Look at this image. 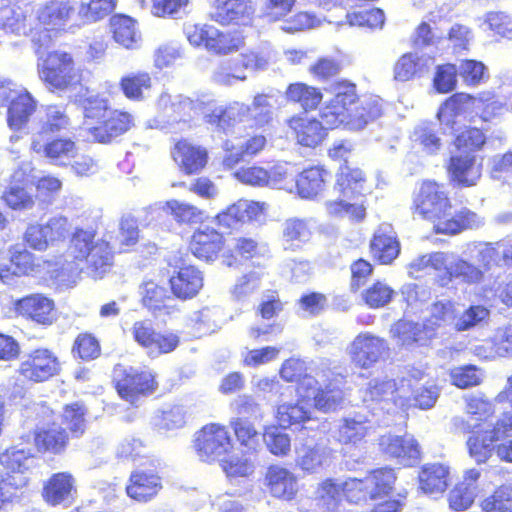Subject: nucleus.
<instances>
[{
	"instance_id": "dca6fc26",
	"label": "nucleus",
	"mask_w": 512,
	"mask_h": 512,
	"mask_svg": "<svg viewBox=\"0 0 512 512\" xmlns=\"http://www.w3.org/2000/svg\"><path fill=\"white\" fill-rule=\"evenodd\" d=\"M334 95L320 113L322 120L331 128L342 125V120L357 104L359 96L356 84L348 80H339L333 84Z\"/></svg>"
},
{
	"instance_id": "c03bdc74",
	"label": "nucleus",
	"mask_w": 512,
	"mask_h": 512,
	"mask_svg": "<svg viewBox=\"0 0 512 512\" xmlns=\"http://www.w3.org/2000/svg\"><path fill=\"white\" fill-rule=\"evenodd\" d=\"M70 126V118L65 105L47 104L42 106L37 118V131L42 137L60 133Z\"/></svg>"
},
{
	"instance_id": "5701e85b",
	"label": "nucleus",
	"mask_w": 512,
	"mask_h": 512,
	"mask_svg": "<svg viewBox=\"0 0 512 512\" xmlns=\"http://www.w3.org/2000/svg\"><path fill=\"white\" fill-rule=\"evenodd\" d=\"M170 155L178 169L185 175L199 174L206 167L209 159L206 148L185 138L174 142Z\"/></svg>"
},
{
	"instance_id": "72a5a7b5",
	"label": "nucleus",
	"mask_w": 512,
	"mask_h": 512,
	"mask_svg": "<svg viewBox=\"0 0 512 512\" xmlns=\"http://www.w3.org/2000/svg\"><path fill=\"white\" fill-rule=\"evenodd\" d=\"M75 14L71 0H49L39 10L37 19L46 32H59Z\"/></svg>"
},
{
	"instance_id": "f3484780",
	"label": "nucleus",
	"mask_w": 512,
	"mask_h": 512,
	"mask_svg": "<svg viewBox=\"0 0 512 512\" xmlns=\"http://www.w3.org/2000/svg\"><path fill=\"white\" fill-rule=\"evenodd\" d=\"M12 309L17 317L40 326H50L56 320L54 301L41 293H32L16 299Z\"/></svg>"
},
{
	"instance_id": "603ef678",
	"label": "nucleus",
	"mask_w": 512,
	"mask_h": 512,
	"mask_svg": "<svg viewBox=\"0 0 512 512\" xmlns=\"http://www.w3.org/2000/svg\"><path fill=\"white\" fill-rule=\"evenodd\" d=\"M429 71L426 61L416 53L402 54L393 66V76L396 81L407 82L421 77Z\"/></svg>"
},
{
	"instance_id": "4468645a",
	"label": "nucleus",
	"mask_w": 512,
	"mask_h": 512,
	"mask_svg": "<svg viewBox=\"0 0 512 512\" xmlns=\"http://www.w3.org/2000/svg\"><path fill=\"white\" fill-rule=\"evenodd\" d=\"M31 437L35 453L49 459L63 456L71 442L66 429L56 422L35 427Z\"/></svg>"
},
{
	"instance_id": "6ab92c4d",
	"label": "nucleus",
	"mask_w": 512,
	"mask_h": 512,
	"mask_svg": "<svg viewBox=\"0 0 512 512\" xmlns=\"http://www.w3.org/2000/svg\"><path fill=\"white\" fill-rule=\"evenodd\" d=\"M387 351L388 345L384 338L370 332H361L351 342L349 356L355 367L370 369Z\"/></svg>"
},
{
	"instance_id": "393cba45",
	"label": "nucleus",
	"mask_w": 512,
	"mask_h": 512,
	"mask_svg": "<svg viewBox=\"0 0 512 512\" xmlns=\"http://www.w3.org/2000/svg\"><path fill=\"white\" fill-rule=\"evenodd\" d=\"M34 457L35 455L29 450L12 445L0 453V465L3 468V473L15 482L28 487Z\"/></svg>"
},
{
	"instance_id": "1a4fd4ad",
	"label": "nucleus",
	"mask_w": 512,
	"mask_h": 512,
	"mask_svg": "<svg viewBox=\"0 0 512 512\" xmlns=\"http://www.w3.org/2000/svg\"><path fill=\"white\" fill-rule=\"evenodd\" d=\"M62 372V363L58 355L48 347H36L23 356L16 373L25 384L46 383Z\"/></svg>"
},
{
	"instance_id": "ddd939ff",
	"label": "nucleus",
	"mask_w": 512,
	"mask_h": 512,
	"mask_svg": "<svg viewBox=\"0 0 512 512\" xmlns=\"http://www.w3.org/2000/svg\"><path fill=\"white\" fill-rule=\"evenodd\" d=\"M194 449L204 461L210 462L225 455L232 449V439L224 425L209 423L196 434Z\"/></svg>"
},
{
	"instance_id": "4c0bfd02",
	"label": "nucleus",
	"mask_w": 512,
	"mask_h": 512,
	"mask_svg": "<svg viewBox=\"0 0 512 512\" xmlns=\"http://www.w3.org/2000/svg\"><path fill=\"white\" fill-rule=\"evenodd\" d=\"M480 477L481 472L476 468H470L464 472L462 480L448 494V503L452 510L464 511L473 504Z\"/></svg>"
},
{
	"instance_id": "4be33fe9",
	"label": "nucleus",
	"mask_w": 512,
	"mask_h": 512,
	"mask_svg": "<svg viewBox=\"0 0 512 512\" xmlns=\"http://www.w3.org/2000/svg\"><path fill=\"white\" fill-rule=\"evenodd\" d=\"M289 134L297 145L314 149L326 139L327 128L315 117L295 114L286 121Z\"/></svg>"
},
{
	"instance_id": "423d86ee",
	"label": "nucleus",
	"mask_w": 512,
	"mask_h": 512,
	"mask_svg": "<svg viewBox=\"0 0 512 512\" xmlns=\"http://www.w3.org/2000/svg\"><path fill=\"white\" fill-rule=\"evenodd\" d=\"M475 104L480 108L479 118L484 123L494 119L503 108V104L494 93L484 91L474 96L465 92H456L441 103L436 118L442 126L454 130L458 117L467 113Z\"/></svg>"
},
{
	"instance_id": "f704fd0d",
	"label": "nucleus",
	"mask_w": 512,
	"mask_h": 512,
	"mask_svg": "<svg viewBox=\"0 0 512 512\" xmlns=\"http://www.w3.org/2000/svg\"><path fill=\"white\" fill-rule=\"evenodd\" d=\"M330 172L322 165L304 168L295 177V190L302 199H314L326 188Z\"/></svg>"
},
{
	"instance_id": "5fc2aeb1",
	"label": "nucleus",
	"mask_w": 512,
	"mask_h": 512,
	"mask_svg": "<svg viewBox=\"0 0 512 512\" xmlns=\"http://www.w3.org/2000/svg\"><path fill=\"white\" fill-rule=\"evenodd\" d=\"M170 300L171 296L164 286L152 280L143 283L141 303L153 314L169 313L170 306L168 302Z\"/></svg>"
},
{
	"instance_id": "de8ad7c7",
	"label": "nucleus",
	"mask_w": 512,
	"mask_h": 512,
	"mask_svg": "<svg viewBox=\"0 0 512 512\" xmlns=\"http://www.w3.org/2000/svg\"><path fill=\"white\" fill-rule=\"evenodd\" d=\"M287 102L298 105L304 112L315 111L323 100V94L317 87L304 82H295L287 86L285 91Z\"/></svg>"
},
{
	"instance_id": "774afa93",
	"label": "nucleus",
	"mask_w": 512,
	"mask_h": 512,
	"mask_svg": "<svg viewBox=\"0 0 512 512\" xmlns=\"http://www.w3.org/2000/svg\"><path fill=\"white\" fill-rule=\"evenodd\" d=\"M116 5L117 0H89L80 5L78 15L83 23H94L110 14Z\"/></svg>"
},
{
	"instance_id": "37998d69",
	"label": "nucleus",
	"mask_w": 512,
	"mask_h": 512,
	"mask_svg": "<svg viewBox=\"0 0 512 512\" xmlns=\"http://www.w3.org/2000/svg\"><path fill=\"white\" fill-rule=\"evenodd\" d=\"M400 242L395 235L377 229L369 241V253L375 263L390 265L400 254Z\"/></svg>"
},
{
	"instance_id": "412c9836",
	"label": "nucleus",
	"mask_w": 512,
	"mask_h": 512,
	"mask_svg": "<svg viewBox=\"0 0 512 512\" xmlns=\"http://www.w3.org/2000/svg\"><path fill=\"white\" fill-rule=\"evenodd\" d=\"M449 182L459 188H470L478 184L482 177V158L476 155L455 154L450 156L446 164Z\"/></svg>"
},
{
	"instance_id": "a18cd8bd",
	"label": "nucleus",
	"mask_w": 512,
	"mask_h": 512,
	"mask_svg": "<svg viewBox=\"0 0 512 512\" xmlns=\"http://www.w3.org/2000/svg\"><path fill=\"white\" fill-rule=\"evenodd\" d=\"M112 39L126 49H133L140 40L138 22L135 18L124 13L113 14L108 21Z\"/></svg>"
},
{
	"instance_id": "338daca9",
	"label": "nucleus",
	"mask_w": 512,
	"mask_h": 512,
	"mask_svg": "<svg viewBox=\"0 0 512 512\" xmlns=\"http://www.w3.org/2000/svg\"><path fill=\"white\" fill-rule=\"evenodd\" d=\"M166 208L179 225H195L203 222V211L192 204L170 200L166 202Z\"/></svg>"
},
{
	"instance_id": "2eb2a0df",
	"label": "nucleus",
	"mask_w": 512,
	"mask_h": 512,
	"mask_svg": "<svg viewBox=\"0 0 512 512\" xmlns=\"http://www.w3.org/2000/svg\"><path fill=\"white\" fill-rule=\"evenodd\" d=\"M30 151L59 166L70 164L78 154V147L69 137H42L41 134H32L30 138Z\"/></svg>"
},
{
	"instance_id": "39448f33",
	"label": "nucleus",
	"mask_w": 512,
	"mask_h": 512,
	"mask_svg": "<svg viewBox=\"0 0 512 512\" xmlns=\"http://www.w3.org/2000/svg\"><path fill=\"white\" fill-rule=\"evenodd\" d=\"M37 74L48 91L60 93L84 85L83 70L77 66L72 52L53 49L38 58Z\"/></svg>"
},
{
	"instance_id": "f03ea898",
	"label": "nucleus",
	"mask_w": 512,
	"mask_h": 512,
	"mask_svg": "<svg viewBox=\"0 0 512 512\" xmlns=\"http://www.w3.org/2000/svg\"><path fill=\"white\" fill-rule=\"evenodd\" d=\"M465 413L474 420L471 424L463 417L453 419L455 431L469 434L466 440L468 455L477 465L486 464L494 454L501 462L512 463V415L504 412L491 425L487 423L495 415V405L484 394H472L465 398Z\"/></svg>"
},
{
	"instance_id": "6e6552de",
	"label": "nucleus",
	"mask_w": 512,
	"mask_h": 512,
	"mask_svg": "<svg viewBox=\"0 0 512 512\" xmlns=\"http://www.w3.org/2000/svg\"><path fill=\"white\" fill-rule=\"evenodd\" d=\"M166 264L170 271L168 285L171 294L182 301L196 297L204 285L202 271L180 251L169 255Z\"/></svg>"
},
{
	"instance_id": "864d4df0",
	"label": "nucleus",
	"mask_w": 512,
	"mask_h": 512,
	"mask_svg": "<svg viewBox=\"0 0 512 512\" xmlns=\"http://www.w3.org/2000/svg\"><path fill=\"white\" fill-rule=\"evenodd\" d=\"M279 427L283 429L301 430L311 420V412L298 402L278 405L275 414Z\"/></svg>"
},
{
	"instance_id": "a19ab883",
	"label": "nucleus",
	"mask_w": 512,
	"mask_h": 512,
	"mask_svg": "<svg viewBox=\"0 0 512 512\" xmlns=\"http://www.w3.org/2000/svg\"><path fill=\"white\" fill-rule=\"evenodd\" d=\"M381 115L382 104L380 99L375 97L359 98L357 104L351 110H348L341 126L347 127L350 130H360Z\"/></svg>"
},
{
	"instance_id": "473e14b6",
	"label": "nucleus",
	"mask_w": 512,
	"mask_h": 512,
	"mask_svg": "<svg viewBox=\"0 0 512 512\" xmlns=\"http://www.w3.org/2000/svg\"><path fill=\"white\" fill-rule=\"evenodd\" d=\"M478 223V215L474 211L461 207L454 212L445 209L432 227L436 234L453 236L477 227Z\"/></svg>"
},
{
	"instance_id": "aec40b11",
	"label": "nucleus",
	"mask_w": 512,
	"mask_h": 512,
	"mask_svg": "<svg viewBox=\"0 0 512 512\" xmlns=\"http://www.w3.org/2000/svg\"><path fill=\"white\" fill-rule=\"evenodd\" d=\"M226 239L217 229L205 226L193 231L188 241L189 252L203 262H214L225 252Z\"/></svg>"
},
{
	"instance_id": "b1692460",
	"label": "nucleus",
	"mask_w": 512,
	"mask_h": 512,
	"mask_svg": "<svg viewBox=\"0 0 512 512\" xmlns=\"http://www.w3.org/2000/svg\"><path fill=\"white\" fill-rule=\"evenodd\" d=\"M162 488V478L156 469H136L128 478L125 492L130 499L147 503L154 499Z\"/></svg>"
},
{
	"instance_id": "0e129e2a",
	"label": "nucleus",
	"mask_w": 512,
	"mask_h": 512,
	"mask_svg": "<svg viewBox=\"0 0 512 512\" xmlns=\"http://www.w3.org/2000/svg\"><path fill=\"white\" fill-rule=\"evenodd\" d=\"M394 290L384 281L375 280L362 292L363 302L372 309H378L390 303Z\"/></svg>"
},
{
	"instance_id": "58836bf2",
	"label": "nucleus",
	"mask_w": 512,
	"mask_h": 512,
	"mask_svg": "<svg viewBox=\"0 0 512 512\" xmlns=\"http://www.w3.org/2000/svg\"><path fill=\"white\" fill-rule=\"evenodd\" d=\"M118 85L126 99L132 102H142L153 90L154 77L147 70L131 71L121 76Z\"/></svg>"
},
{
	"instance_id": "bb28decb",
	"label": "nucleus",
	"mask_w": 512,
	"mask_h": 512,
	"mask_svg": "<svg viewBox=\"0 0 512 512\" xmlns=\"http://www.w3.org/2000/svg\"><path fill=\"white\" fill-rule=\"evenodd\" d=\"M65 222V219L52 218L44 224H28L22 236L23 243L33 250L45 251L50 242L64 237Z\"/></svg>"
},
{
	"instance_id": "052dcab7",
	"label": "nucleus",
	"mask_w": 512,
	"mask_h": 512,
	"mask_svg": "<svg viewBox=\"0 0 512 512\" xmlns=\"http://www.w3.org/2000/svg\"><path fill=\"white\" fill-rule=\"evenodd\" d=\"M71 354L84 362L95 360L101 355L100 342L94 334L81 332L73 341Z\"/></svg>"
},
{
	"instance_id": "9d476101",
	"label": "nucleus",
	"mask_w": 512,
	"mask_h": 512,
	"mask_svg": "<svg viewBox=\"0 0 512 512\" xmlns=\"http://www.w3.org/2000/svg\"><path fill=\"white\" fill-rule=\"evenodd\" d=\"M187 39L193 46H203L216 55H227L240 49L244 37L237 31H221L212 25L195 24L187 29Z\"/></svg>"
},
{
	"instance_id": "e433bc0d",
	"label": "nucleus",
	"mask_w": 512,
	"mask_h": 512,
	"mask_svg": "<svg viewBox=\"0 0 512 512\" xmlns=\"http://www.w3.org/2000/svg\"><path fill=\"white\" fill-rule=\"evenodd\" d=\"M418 488L425 494H441L450 483V467L442 462L422 465L417 475Z\"/></svg>"
},
{
	"instance_id": "3c124183",
	"label": "nucleus",
	"mask_w": 512,
	"mask_h": 512,
	"mask_svg": "<svg viewBox=\"0 0 512 512\" xmlns=\"http://www.w3.org/2000/svg\"><path fill=\"white\" fill-rule=\"evenodd\" d=\"M229 425L244 453H256L260 446V432L255 424L244 417H235L230 420Z\"/></svg>"
},
{
	"instance_id": "7c9ffc66",
	"label": "nucleus",
	"mask_w": 512,
	"mask_h": 512,
	"mask_svg": "<svg viewBox=\"0 0 512 512\" xmlns=\"http://www.w3.org/2000/svg\"><path fill=\"white\" fill-rule=\"evenodd\" d=\"M451 131L453 132V147L457 152L463 154L477 156L485 149L490 139L488 128L472 123L461 127H458L457 124Z\"/></svg>"
},
{
	"instance_id": "13d9d810",
	"label": "nucleus",
	"mask_w": 512,
	"mask_h": 512,
	"mask_svg": "<svg viewBox=\"0 0 512 512\" xmlns=\"http://www.w3.org/2000/svg\"><path fill=\"white\" fill-rule=\"evenodd\" d=\"M449 378L453 386L465 390L482 385L485 371L475 364H463L452 368Z\"/></svg>"
},
{
	"instance_id": "49530a36",
	"label": "nucleus",
	"mask_w": 512,
	"mask_h": 512,
	"mask_svg": "<svg viewBox=\"0 0 512 512\" xmlns=\"http://www.w3.org/2000/svg\"><path fill=\"white\" fill-rule=\"evenodd\" d=\"M379 446L383 454L405 461L406 465H410V461L419 460L421 456L418 444L401 436L383 435L379 440Z\"/></svg>"
},
{
	"instance_id": "bf43d9fd",
	"label": "nucleus",
	"mask_w": 512,
	"mask_h": 512,
	"mask_svg": "<svg viewBox=\"0 0 512 512\" xmlns=\"http://www.w3.org/2000/svg\"><path fill=\"white\" fill-rule=\"evenodd\" d=\"M444 270L445 272L440 275L438 279L441 286H446L456 279H460L466 283H471L481 277L479 269L463 259H458L449 266L446 265Z\"/></svg>"
},
{
	"instance_id": "09e8293b",
	"label": "nucleus",
	"mask_w": 512,
	"mask_h": 512,
	"mask_svg": "<svg viewBox=\"0 0 512 512\" xmlns=\"http://www.w3.org/2000/svg\"><path fill=\"white\" fill-rule=\"evenodd\" d=\"M261 243L251 236L234 238L233 247L223 253V262L229 266H237L242 261H249L261 255Z\"/></svg>"
},
{
	"instance_id": "f257e3e1",
	"label": "nucleus",
	"mask_w": 512,
	"mask_h": 512,
	"mask_svg": "<svg viewBox=\"0 0 512 512\" xmlns=\"http://www.w3.org/2000/svg\"><path fill=\"white\" fill-rule=\"evenodd\" d=\"M398 475L390 466L368 470L363 477L323 479L317 486L315 499L326 512H335L345 501L354 506L374 505L368 512H401L406 505L408 491L402 489L394 495Z\"/></svg>"
},
{
	"instance_id": "0eeeda50",
	"label": "nucleus",
	"mask_w": 512,
	"mask_h": 512,
	"mask_svg": "<svg viewBox=\"0 0 512 512\" xmlns=\"http://www.w3.org/2000/svg\"><path fill=\"white\" fill-rule=\"evenodd\" d=\"M112 386L121 400L134 405L156 393L159 382L150 369L118 364L113 369Z\"/></svg>"
},
{
	"instance_id": "2f4dec72",
	"label": "nucleus",
	"mask_w": 512,
	"mask_h": 512,
	"mask_svg": "<svg viewBox=\"0 0 512 512\" xmlns=\"http://www.w3.org/2000/svg\"><path fill=\"white\" fill-rule=\"evenodd\" d=\"M367 183L366 172L349 162L341 163L335 173L334 190L341 198L354 199L363 194Z\"/></svg>"
},
{
	"instance_id": "6e6d98bb",
	"label": "nucleus",
	"mask_w": 512,
	"mask_h": 512,
	"mask_svg": "<svg viewBox=\"0 0 512 512\" xmlns=\"http://www.w3.org/2000/svg\"><path fill=\"white\" fill-rule=\"evenodd\" d=\"M311 235V228L304 219L289 218L282 225L281 236L286 249L300 248L310 240Z\"/></svg>"
},
{
	"instance_id": "680f3d73",
	"label": "nucleus",
	"mask_w": 512,
	"mask_h": 512,
	"mask_svg": "<svg viewBox=\"0 0 512 512\" xmlns=\"http://www.w3.org/2000/svg\"><path fill=\"white\" fill-rule=\"evenodd\" d=\"M483 512H512V485L501 484L480 503Z\"/></svg>"
},
{
	"instance_id": "20e7f679",
	"label": "nucleus",
	"mask_w": 512,
	"mask_h": 512,
	"mask_svg": "<svg viewBox=\"0 0 512 512\" xmlns=\"http://www.w3.org/2000/svg\"><path fill=\"white\" fill-rule=\"evenodd\" d=\"M95 228L76 227L72 232L68 251L75 263H85L94 279H101L114 266V252L108 241L97 240Z\"/></svg>"
},
{
	"instance_id": "c9c22d12",
	"label": "nucleus",
	"mask_w": 512,
	"mask_h": 512,
	"mask_svg": "<svg viewBox=\"0 0 512 512\" xmlns=\"http://www.w3.org/2000/svg\"><path fill=\"white\" fill-rule=\"evenodd\" d=\"M41 266L40 258L27 249H14L11 252L9 263L0 262V280L4 284L10 283L15 277L28 276L36 272Z\"/></svg>"
},
{
	"instance_id": "4d7b16f0",
	"label": "nucleus",
	"mask_w": 512,
	"mask_h": 512,
	"mask_svg": "<svg viewBox=\"0 0 512 512\" xmlns=\"http://www.w3.org/2000/svg\"><path fill=\"white\" fill-rule=\"evenodd\" d=\"M370 428L365 421L345 418L337 429V441L348 447H358L366 442Z\"/></svg>"
},
{
	"instance_id": "9b49d317",
	"label": "nucleus",
	"mask_w": 512,
	"mask_h": 512,
	"mask_svg": "<svg viewBox=\"0 0 512 512\" xmlns=\"http://www.w3.org/2000/svg\"><path fill=\"white\" fill-rule=\"evenodd\" d=\"M411 208L413 214L433 225L445 209H452V202L443 183L427 179L421 182Z\"/></svg>"
},
{
	"instance_id": "7ed1b4c3",
	"label": "nucleus",
	"mask_w": 512,
	"mask_h": 512,
	"mask_svg": "<svg viewBox=\"0 0 512 512\" xmlns=\"http://www.w3.org/2000/svg\"><path fill=\"white\" fill-rule=\"evenodd\" d=\"M78 102L87 132L94 143H116L135 126L130 112L111 107L108 99L104 97L90 95L80 98Z\"/></svg>"
},
{
	"instance_id": "a211bd4d",
	"label": "nucleus",
	"mask_w": 512,
	"mask_h": 512,
	"mask_svg": "<svg viewBox=\"0 0 512 512\" xmlns=\"http://www.w3.org/2000/svg\"><path fill=\"white\" fill-rule=\"evenodd\" d=\"M262 483L264 491L280 501H293L299 492L297 475L280 464H271L266 468Z\"/></svg>"
},
{
	"instance_id": "f8f14e48",
	"label": "nucleus",
	"mask_w": 512,
	"mask_h": 512,
	"mask_svg": "<svg viewBox=\"0 0 512 512\" xmlns=\"http://www.w3.org/2000/svg\"><path fill=\"white\" fill-rule=\"evenodd\" d=\"M131 333L134 341L150 357H158L174 352L180 345V336L172 331L158 332L148 320L133 323Z\"/></svg>"
},
{
	"instance_id": "79ce46f5",
	"label": "nucleus",
	"mask_w": 512,
	"mask_h": 512,
	"mask_svg": "<svg viewBox=\"0 0 512 512\" xmlns=\"http://www.w3.org/2000/svg\"><path fill=\"white\" fill-rule=\"evenodd\" d=\"M267 145L263 134L249 136L240 146L225 143V155L222 164L226 169H233L247 158H252L262 152Z\"/></svg>"
},
{
	"instance_id": "c756f323",
	"label": "nucleus",
	"mask_w": 512,
	"mask_h": 512,
	"mask_svg": "<svg viewBox=\"0 0 512 512\" xmlns=\"http://www.w3.org/2000/svg\"><path fill=\"white\" fill-rule=\"evenodd\" d=\"M37 100L26 89H17L8 101L6 122L8 127L15 132L27 128L31 116L37 110Z\"/></svg>"
},
{
	"instance_id": "e2e57ef3",
	"label": "nucleus",
	"mask_w": 512,
	"mask_h": 512,
	"mask_svg": "<svg viewBox=\"0 0 512 512\" xmlns=\"http://www.w3.org/2000/svg\"><path fill=\"white\" fill-rule=\"evenodd\" d=\"M1 200L12 211H27L35 206V196L20 185L7 187L1 195Z\"/></svg>"
},
{
	"instance_id": "69168bd1",
	"label": "nucleus",
	"mask_w": 512,
	"mask_h": 512,
	"mask_svg": "<svg viewBox=\"0 0 512 512\" xmlns=\"http://www.w3.org/2000/svg\"><path fill=\"white\" fill-rule=\"evenodd\" d=\"M343 397L342 387L336 381H329L323 387H319L314 398V406L320 411L328 412L339 406Z\"/></svg>"
},
{
	"instance_id": "c85d7f7f",
	"label": "nucleus",
	"mask_w": 512,
	"mask_h": 512,
	"mask_svg": "<svg viewBox=\"0 0 512 512\" xmlns=\"http://www.w3.org/2000/svg\"><path fill=\"white\" fill-rule=\"evenodd\" d=\"M263 209V205L258 202L240 199L217 213L214 220L220 228L235 229L257 220L262 215Z\"/></svg>"
},
{
	"instance_id": "8fccbe9b",
	"label": "nucleus",
	"mask_w": 512,
	"mask_h": 512,
	"mask_svg": "<svg viewBox=\"0 0 512 512\" xmlns=\"http://www.w3.org/2000/svg\"><path fill=\"white\" fill-rule=\"evenodd\" d=\"M87 414L88 408L83 402L75 401L62 407L60 425L66 429L71 439L80 438L86 432Z\"/></svg>"
},
{
	"instance_id": "cd10ccee",
	"label": "nucleus",
	"mask_w": 512,
	"mask_h": 512,
	"mask_svg": "<svg viewBox=\"0 0 512 512\" xmlns=\"http://www.w3.org/2000/svg\"><path fill=\"white\" fill-rule=\"evenodd\" d=\"M254 9L250 0H214L211 19L220 25H248Z\"/></svg>"
},
{
	"instance_id": "ea45409f",
	"label": "nucleus",
	"mask_w": 512,
	"mask_h": 512,
	"mask_svg": "<svg viewBox=\"0 0 512 512\" xmlns=\"http://www.w3.org/2000/svg\"><path fill=\"white\" fill-rule=\"evenodd\" d=\"M391 336L407 349L427 345L431 339L424 324L407 319H399L392 325Z\"/></svg>"
},
{
	"instance_id": "a878e982",
	"label": "nucleus",
	"mask_w": 512,
	"mask_h": 512,
	"mask_svg": "<svg viewBox=\"0 0 512 512\" xmlns=\"http://www.w3.org/2000/svg\"><path fill=\"white\" fill-rule=\"evenodd\" d=\"M77 493L76 479L69 471L51 474L44 481L41 496L50 506H58L71 502Z\"/></svg>"
}]
</instances>
